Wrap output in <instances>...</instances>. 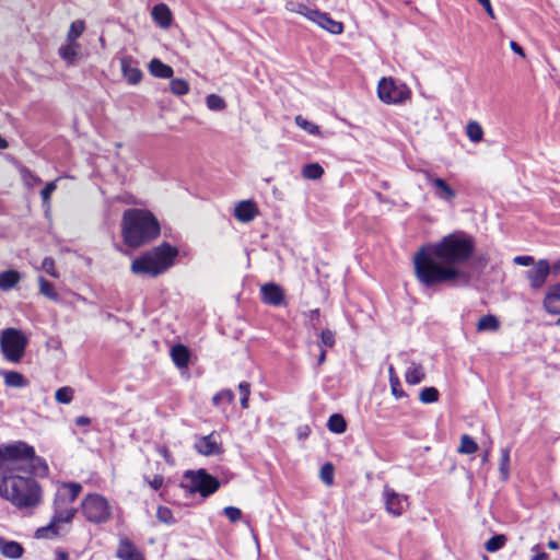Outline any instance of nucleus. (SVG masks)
Masks as SVG:
<instances>
[{
    "label": "nucleus",
    "mask_w": 560,
    "mask_h": 560,
    "mask_svg": "<svg viewBox=\"0 0 560 560\" xmlns=\"http://www.w3.org/2000/svg\"><path fill=\"white\" fill-rule=\"evenodd\" d=\"M475 240L469 234L457 231L443 236L439 242L421 246L413 255V269L417 280L425 288L458 280L468 282L469 277L459 268L472 256Z\"/></svg>",
    "instance_id": "obj_1"
},
{
    "label": "nucleus",
    "mask_w": 560,
    "mask_h": 560,
    "mask_svg": "<svg viewBox=\"0 0 560 560\" xmlns=\"http://www.w3.org/2000/svg\"><path fill=\"white\" fill-rule=\"evenodd\" d=\"M81 491L82 485L79 482H61L58 486L52 501L51 520L36 530L37 538L54 539L69 532V526L78 512L74 502Z\"/></svg>",
    "instance_id": "obj_2"
},
{
    "label": "nucleus",
    "mask_w": 560,
    "mask_h": 560,
    "mask_svg": "<svg viewBox=\"0 0 560 560\" xmlns=\"http://www.w3.org/2000/svg\"><path fill=\"white\" fill-rule=\"evenodd\" d=\"M48 466L24 441L0 444V479L21 474L47 472Z\"/></svg>",
    "instance_id": "obj_3"
},
{
    "label": "nucleus",
    "mask_w": 560,
    "mask_h": 560,
    "mask_svg": "<svg viewBox=\"0 0 560 560\" xmlns=\"http://www.w3.org/2000/svg\"><path fill=\"white\" fill-rule=\"evenodd\" d=\"M121 234L129 247H140L160 235V223L148 210L127 209L122 214Z\"/></svg>",
    "instance_id": "obj_4"
},
{
    "label": "nucleus",
    "mask_w": 560,
    "mask_h": 560,
    "mask_svg": "<svg viewBox=\"0 0 560 560\" xmlns=\"http://www.w3.org/2000/svg\"><path fill=\"white\" fill-rule=\"evenodd\" d=\"M0 498L19 510L34 509L40 504L43 491L31 476H9L0 479Z\"/></svg>",
    "instance_id": "obj_5"
},
{
    "label": "nucleus",
    "mask_w": 560,
    "mask_h": 560,
    "mask_svg": "<svg viewBox=\"0 0 560 560\" xmlns=\"http://www.w3.org/2000/svg\"><path fill=\"white\" fill-rule=\"evenodd\" d=\"M177 255L178 249L176 247L163 243L133 259L130 269L135 275L154 278L170 269L174 265Z\"/></svg>",
    "instance_id": "obj_6"
},
{
    "label": "nucleus",
    "mask_w": 560,
    "mask_h": 560,
    "mask_svg": "<svg viewBox=\"0 0 560 560\" xmlns=\"http://www.w3.org/2000/svg\"><path fill=\"white\" fill-rule=\"evenodd\" d=\"M28 339L25 334L16 328H5L1 331L0 347L5 360L19 363L27 347Z\"/></svg>",
    "instance_id": "obj_7"
},
{
    "label": "nucleus",
    "mask_w": 560,
    "mask_h": 560,
    "mask_svg": "<svg viewBox=\"0 0 560 560\" xmlns=\"http://www.w3.org/2000/svg\"><path fill=\"white\" fill-rule=\"evenodd\" d=\"M82 514L88 522L93 524H103L112 517V506L109 502L98 493H90L81 501Z\"/></svg>",
    "instance_id": "obj_8"
},
{
    "label": "nucleus",
    "mask_w": 560,
    "mask_h": 560,
    "mask_svg": "<svg viewBox=\"0 0 560 560\" xmlns=\"http://www.w3.org/2000/svg\"><path fill=\"white\" fill-rule=\"evenodd\" d=\"M180 487L190 493L199 492L203 498L214 493L219 487V481L206 472L205 469L197 471L187 470L180 483Z\"/></svg>",
    "instance_id": "obj_9"
},
{
    "label": "nucleus",
    "mask_w": 560,
    "mask_h": 560,
    "mask_svg": "<svg viewBox=\"0 0 560 560\" xmlns=\"http://www.w3.org/2000/svg\"><path fill=\"white\" fill-rule=\"evenodd\" d=\"M408 86L393 78H382L377 85V95L386 104H400L410 98Z\"/></svg>",
    "instance_id": "obj_10"
},
{
    "label": "nucleus",
    "mask_w": 560,
    "mask_h": 560,
    "mask_svg": "<svg viewBox=\"0 0 560 560\" xmlns=\"http://www.w3.org/2000/svg\"><path fill=\"white\" fill-rule=\"evenodd\" d=\"M425 182L431 186L433 195L436 199L446 203H453L457 197L456 190L443 178L438 177L429 170H422Z\"/></svg>",
    "instance_id": "obj_11"
},
{
    "label": "nucleus",
    "mask_w": 560,
    "mask_h": 560,
    "mask_svg": "<svg viewBox=\"0 0 560 560\" xmlns=\"http://www.w3.org/2000/svg\"><path fill=\"white\" fill-rule=\"evenodd\" d=\"M304 13V16L310 21L316 23L322 28L328 31L334 35H339L343 32V24L332 20L327 13L318 10L310 9L308 7H299Z\"/></svg>",
    "instance_id": "obj_12"
},
{
    "label": "nucleus",
    "mask_w": 560,
    "mask_h": 560,
    "mask_svg": "<svg viewBox=\"0 0 560 560\" xmlns=\"http://www.w3.org/2000/svg\"><path fill=\"white\" fill-rule=\"evenodd\" d=\"M551 275V266L547 259H539L536 264L525 272L530 289L539 290L547 282L548 276Z\"/></svg>",
    "instance_id": "obj_13"
},
{
    "label": "nucleus",
    "mask_w": 560,
    "mask_h": 560,
    "mask_svg": "<svg viewBox=\"0 0 560 560\" xmlns=\"http://www.w3.org/2000/svg\"><path fill=\"white\" fill-rule=\"evenodd\" d=\"M383 498L386 511L393 516H400L408 505V498L397 493L388 486L384 488Z\"/></svg>",
    "instance_id": "obj_14"
},
{
    "label": "nucleus",
    "mask_w": 560,
    "mask_h": 560,
    "mask_svg": "<svg viewBox=\"0 0 560 560\" xmlns=\"http://www.w3.org/2000/svg\"><path fill=\"white\" fill-rule=\"evenodd\" d=\"M261 301L265 304L279 306L284 301V292L280 285L276 283H266L260 287Z\"/></svg>",
    "instance_id": "obj_15"
},
{
    "label": "nucleus",
    "mask_w": 560,
    "mask_h": 560,
    "mask_svg": "<svg viewBox=\"0 0 560 560\" xmlns=\"http://www.w3.org/2000/svg\"><path fill=\"white\" fill-rule=\"evenodd\" d=\"M116 555L121 560H145L142 552L127 537H121L119 539Z\"/></svg>",
    "instance_id": "obj_16"
},
{
    "label": "nucleus",
    "mask_w": 560,
    "mask_h": 560,
    "mask_svg": "<svg viewBox=\"0 0 560 560\" xmlns=\"http://www.w3.org/2000/svg\"><path fill=\"white\" fill-rule=\"evenodd\" d=\"M121 71L124 78L127 80L130 84H138L142 79V72L138 68L137 62L133 61L131 58H122L120 60Z\"/></svg>",
    "instance_id": "obj_17"
},
{
    "label": "nucleus",
    "mask_w": 560,
    "mask_h": 560,
    "mask_svg": "<svg viewBox=\"0 0 560 560\" xmlns=\"http://www.w3.org/2000/svg\"><path fill=\"white\" fill-rule=\"evenodd\" d=\"M195 448L199 454L206 456L221 453V447L213 439V434L199 438L195 443Z\"/></svg>",
    "instance_id": "obj_18"
},
{
    "label": "nucleus",
    "mask_w": 560,
    "mask_h": 560,
    "mask_svg": "<svg viewBox=\"0 0 560 560\" xmlns=\"http://www.w3.org/2000/svg\"><path fill=\"white\" fill-rule=\"evenodd\" d=\"M542 306L550 315H560V293L551 285L547 290Z\"/></svg>",
    "instance_id": "obj_19"
},
{
    "label": "nucleus",
    "mask_w": 560,
    "mask_h": 560,
    "mask_svg": "<svg viewBox=\"0 0 560 560\" xmlns=\"http://www.w3.org/2000/svg\"><path fill=\"white\" fill-rule=\"evenodd\" d=\"M257 212L255 203L249 200L241 201L234 209V215L241 222L252 221Z\"/></svg>",
    "instance_id": "obj_20"
},
{
    "label": "nucleus",
    "mask_w": 560,
    "mask_h": 560,
    "mask_svg": "<svg viewBox=\"0 0 560 560\" xmlns=\"http://www.w3.org/2000/svg\"><path fill=\"white\" fill-rule=\"evenodd\" d=\"M23 547L21 544L0 538V552L9 559H19L23 556Z\"/></svg>",
    "instance_id": "obj_21"
},
{
    "label": "nucleus",
    "mask_w": 560,
    "mask_h": 560,
    "mask_svg": "<svg viewBox=\"0 0 560 560\" xmlns=\"http://www.w3.org/2000/svg\"><path fill=\"white\" fill-rule=\"evenodd\" d=\"M149 71L153 77L160 79H171L174 74V70L172 67L156 58L150 61Z\"/></svg>",
    "instance_id": "obj_22"
},
{
    "label": "nucleus",
    "mask_w": 560,
    "mask_h": 560,
    "mask_svg": "<svg viewBox=\"0 0 560 560\" xmlns=\"http://www.w3.org/2000/svg\"><path fill=\"white\" fill-rule=\"evenodd\" d=\"M21 273L18 270L10 269L0 272V290L9 291L21 281Z\"/></svg>",
    "instance_id": "obj_23"
},
{
    "label": "nucleus",
    "mask_w": 560,
    "mask_h": 560,
    "mask_svg": "<svg viewBox=\"0 0 560 560\" xmlns=\"http://www.w3.org/2000/svg\"><path fill=\"white\" fill-rule=\"evenodd\" d=\"M152 18L162 27H168L172 21L171 11L164 3H159L153 7Z\"/></svg>",
    "instance_id": "obj_24"
},
{
    "label": "nucleus",
    "mask_w": 560,
    "mask_h": 560,
    "mask_svg": "<svg viewBox=\"0 0 560 560\" xmlns=\"http://www.w3.org/2000/svg\"><path fill=\"white\" fill-rule=\"evenodd\" d=\"M425 377L423 366L420 363L412 362L405 373L406 382L410 385L421 383Z\"/></svg>",
    "instance_id": "obj_25"
},
{
    "label": "nucleus",
    "mask_w": 560,
    "mask_h": 560,
    "mask_svg": "<svg viewBox=\"0 0 560 560\" xmlns=\"http://www.w3.org/2000/svg\"><path fill=\"white\" fill-rule=\"evenodd\" d=\"M172 360L178 368H186L189 362V351L183 345H176L171 350Z\"/></svg>",
    "instance_id": "obj_26"
},
{
    "label": "nucleus",
    "mask_w": 560,
    "mask_h": 560,
    "mask_svg": "<svg viewBox=\"0 0 560 560\" xmlns=\"http://www.w3.org/2000/svg\"><path fill=\"white\" fill-rule=\"evenodd\" d=\"M4 384L9 387L21 388L28 385V381L19 372L4 371L1 373Z\"/></svg>",
    "instance_id": "obj_27"
},
{
    "label": "nucleus",
    "mask_w": 560,
    "mask_h": 560,
    "mask_svg": "<svg viewBox=\"0 0 560 560\" xmlns=\"http://www.w3.org/2000/svg\"><path fill=\"white\" fill-rule=\"evenodd\" d=\"M79 55V45L77 43H69L59 48V56L68 63H73Z\"/></svg>",
    "instance_id": "obj_28"
},
{
    "label": "nucleus",
    "mask_w": 560,
    "mask_h": 560,
    "mask_svg": "<svg viewBox=\"0 0 560 560\" xmlns=\"http://www.w3.org/2000/svg\"><path fill=\"white\" fill-rule=\"evenodd\" d=\"M500 327V322L494 315H485L477 323L478 331H495Z\"/></svg>",
    "instance_id": "obj_29"
},
{
    "label": "nucleus",
    "mask_w": 560,
    "mask_h": 560,
    "mask_svg": "<svg viewBox=\"0 0 560 560\" xmlns=\"http://www.w3.org/2000/svg\"><path fill=\"white\" fill-rule=\"evenodd\" d=\"M327 428L332 433L341 434L347 429V422L341 415L334 413L328 419Z\"/></svg>",
    "instance_id": "obj_30"
},
{
    "label": "nucleus",
    "mask_w": 560,
    "mask_h": 560,
    "mask_svg": "<svg viewBox=\"0 0 560 560\" xmlns=\"http://www.w3.org/2000/svg\"><path fill=\"white\" fill-rule=\"evenodd\" d=\"M301 174L306 179L316 180L324 175V168L318 163H310L302 167Z\"/></svg>",
    "instance_id": "obj_31"
},
{
    "label": "nucleus",
    "mask_w": 560,
    "mask_h": 560,
    "mask_svg": "<svg viewBox=\"0 0 560 560\" xmlns=\"http://www.w3.org/2000/svg\"><path fill=\"white\" fill-rule=\"evenodd\" d=\"M38 284H39V293L46 296L47 299L58 302L59 295L57 291L55 290L54 285L46 280L44 277L38 278Z\"/></svg>",
    "instance_id": "obj_32"
},
{
    "label": "nucleus",
    "mask_w": 560,
    "mask_h": 560,
    "mask_svg": "<svg viewBox=\"0 0 560 560\" xmlns=\"http://www.w3.org/2000/svg\"><path fill=\"white\" fill-rule=\"evenodd\" d=\"M388 374H389V384H390L392 394L397 399L402 398L405 396V393L401 389L400 381H399L398 375L396 374L394 366H392V365L389 366Z\"/></svg>",
    "instance_id": "obj_33"
},
{
    "label": "nucleus",
    "mask_w": 560,
    "mask_h": 560,
    "mask_svg": "<svg viewBox=\"0 0 560 560\" xmlns=\"http://www.w3.org/2000/svg\"><path fill=\"white\" fill-rule=\"evenodd\" d=\"M508 541V538L503 534L494 535L490 539H488L485 544V549L488 552H495L502 549Z\"/></svg>",
    "instance_id": "obj_34"
},
{
    "label": "nucleus",
    "mask_w": 560,
    "mask_h": 560,
    "mask_svg": "<svg viewBox=\"0 0 560 560\" xmlns=\"http://www.w3.org/2000/svg\"><path fill=\"white\" fill-rule=\"evenodd\" d=\"M85 30V23L82 20H77L71 23L68 34L67 40L69 43H75V40L83 34Z\"/></svg>",
    "instance_id": "obj_35"
},
{
    "label": "nucleus",
    "mask_w": 560,
    "mask_h": 560,
    "mask_svg": "<svg viewBox=\"0 0 560 560\" xmlns=\"http://www.w3.org/2000/svg\"><path fill=\"white\" fill-rule=\"evenodd\" d=\"M466 135L472 142H480L483 137V130L477 121H469L466 126Z\"/></svg>",
    "instance_id": "obj_36"
},
{
    "label": "nucleus",
    "mask_w": 560,
    "mask_h": 560,
    "mask_svg": "<svg viewBox=\"0 0 560 560\" xmlns=\"http://www.w3.org/2000/svg\"><path fill=\"white\" fill-rule=\"evenodd\" d=\"M477 451H478V444L468 434H463L460 438L458 453L474 454Z\"/></svg>",
    "instance_id": "obj_37"
},
{
    "label": "nucleus",
    "mask_w": 560,
    "mask_h": 560,
    "mask_svg": "<svg viewBox=\"0 0 560 560\" xmlns=\"http://www.w3.org/2000/svg\"><path fill=\"white\" fill-rule=\"evenodd\" d=\"M170 91L177 96L186 95L189 92V83L184 79H172Z\"/></svg>",
    "instance_id": "obj_38"
},
{
    "label": "nucleus",
    "mask_w": 560,
    "mask_h": 560,
    "mask_svg": "<svg viewBox=\"0 0 560 560\" xmlns=\"http://www.w3.org/2000/svg\"><path fill=\"white\" fill-rule=\"evenodd\" d=\"M499 471L503 480L509 479L510 475V448L505 447L501 450V459L499 465Z\"/></svg>",
    "instance_id": "obj_39"
},
{
    "label": "nucleus",
    "mask_w": 560,
    "mask_h": 560,
    "mask_svg": "<svg viewBox=\"0 0 560 560\" xmlns=\"http://www.w3.org/2000/svg\"><path fill=\"white\" fill-rule=\"evenodd\" d=\"M234 400V394L230 389H224L215 394L212 398L214 406L223 408L224 405H230Z\"/></svg>",
    "instance_id": "obj_40"
},
{
    "label": "nucleus",
    "mask_w": 560,
    "mask_h": 560,
    "mask_svg": "<svg viewBox=\"0 0 560 560\" xmlns=\"http://www.w3.org/2000/svg\"><path fill=\"white\" fill-rule=\"evenodd\" d=\"M206 104L212 112H221L226 108L225 101L217 94H209L206 98Z\"/></svg>",
    "instance_id": "obj_41"
},
{
    "label": "nucleus",
    "mask_w": 560,
    "mask_h": 560,
    "mask_svg": "<svg viewBox=\"0 0 560 560\" xmlns=\"http://www.w3.org/2000/svg\"><path fill=\"white\" fill-rule=\"evenodd\" d=\"M439 390L435 387H425L420 392L419 399L423 404H433L439 400Z\"/></svg>",
    "instance_id": "obj_42"
},
{
    "label": "nucleus",
    "mask_w": 560,
    "mask_h": 560,
    "mask_svg": "<svg viewBox=\"0 0 560 560\" xmlns=\"http://www.w3.org/2000/svg\"><path fill=\"white\" fill-rule=\"evenodd\" d=\"M55 399L59 404H70L73 399V389L69 386L58 388L55 393Z\"/></svg>",
    "instance_id": "obj_43"
},
{
    "label": "nucleus",
    "mask_w": 560,
    "mask_h": 560,
    "mask_svg": "<svg viewBox=\"0 0 560 560\" xmlns=\"http://www.w3.org/2000/svg\"><path fill=\"white\" fill-rule=\"evenodd\" d=\"M295 124L302 128L303 130L307 131L310 135H318L319 133V127L301 115L295 117Z\"/></svg>",
    "instance_id": "obj_44"
},
{
    "label": "nucleus",
    "mask_w": 560,
    "mask_h": 560,
    "mask_svg": "<svg viewBox=\"0 0 560 560\" xmlns=\"http://www.w3.org/2000/svg\"><path fill=\"white\" fill-rule=\"evenodd\" d=\"M320 479L327 486H331L334 483V466L331 463H325L322 466Z\"/></svg>",
    "instance_id": "obj_45"
},
{
    "label": "nucleus",
    "mask_w": 560,
    "mask_h": 560,
    "mask_svg": "<svg viewBox=\"0 0 560 560\" xmlns=\"http://www.w3.org/2000/svg\"><path fill=\"white\" fill-rule=\"evenodd\" d=\"M156 517L161 523L171 525L175 523L173 512L166 506H159L156 511Z\"/></svg>",
    "instance_id": "obj_46"
},
{
    "label": "nucleus",
    "mask_w": 560,
    "mask_h": 560,
    "mask_svg": "<svg viewBox=\"0 0 560 560\" xmlns=\"http://www.w3.org/2000/svg\"><path fill=\"white\" fill-rule=\"evenodd\" d=\"M319 348H331L335 345V332L330 329L322 330L320 335Z\"/></svg>",
    "instance_id": "obj_47"
},
{
    "label": "nucleus",
    "mask_w": 560,
    "mask_h": 560,
    "mask_svg": "<svg viewBox=\"0 0 560 560\" xmlns=\"http://www.w3.org/2000/svg\"><path fill=\"white\" fill-rule=\"evenodd\" d=\"M238 390L241 394V406L242 408L246 409L248 408V399H249V384L246 382H242L238 385Z\"/></svg>",
    "instance_id": "obj_48"
},
{
    "label": "nucleus",
    "mask_w": 560,
    "mask_h": 560,
    "mask_svg": "<svg viewBox=\"0 0 560 560\" xmlns=\"http://www.w3.org/2000/svg\"><path fill=\"white\" fill-rule=\"evenodd\" d=\"M42 269L54 278H58L59 275L55 267V260L51 257H45L42 262Z\"/></svg>",
    "instance_id": "obj_49"
},
{
    "label": "nucleus",
    "mask_w": 560,
    "mask_h": 560,
    "mask_svg": "<svg viewBox=\"0 0 560 560\" xmlns=\"http://www.w3.org/2000/svg\"><path fill=\"white\" fill-rule=\"evenodd\" d=\"M57 180L58 179L47 183L46 186L42 189L40 196H42L44 203H47V205L49 203L50 197L57 188V186H56Z\"/></svg>",
    "instance_id": "obj_50"
},
{
    "label": "nucleus",
    "mask_w": 560,
    "mask_h": 560,
    "mask_svg": "<svg viewBox=\"0 0 560 560\" xmlns=\"http://www.w3.org/2000/svg\"><path fill=\"white\" fill-rule=\"evenodd\" d=\"M223 513L232 523L238 522L242 518V511L235 506L224 508Z\"/></svg>",
    "instance_id": "obj_51"
},
{
    "label": "nucleus",
    "mask_w": 560,
    "mask_h": 560,
    "mask_svg": "<svg viewBox=\"0 0 560 560\" xmlns=\"http://www.w3.org/2000/svg\"><path fill=\"white\" fill-rule=\"evenodd\" d=\"M513 262L517 266H534L536 264L534 257L528 255L515 256Z\"/></svg>",
    "instance_id": "obj_52"
},
{
    "label": "nucleus",
    "mask_w": 560,
    "mask_h": 560,
    "mask_svg": "<svg viewBox=\"0 0 560 560\" xmlns=\"http://www.w3.org/2000/svg\"><path fill=\"white\" fill-rule=\"evenodd\" d=\"M163 482L164 478L161 475H155L151 480L148 479V483L154 490H159L163 486Z\"/></svg>",
    "instance_id": "obj_53"
},
{
    "label": "nucleus",
    "mask_w": 560,
    "mask_h": 560,
    "mask_svg": "<svg viewBox=\"0 0 560 560\" xmlns=\"http://www.w3.org/2000/svg\"><path fill=\"white\" fill-rule=\"evenodd\" d=\"M299 7H305V5L302 3H294V2H290L287 4L288 10L304 15V13L301 12L302 10Z\"/></svg>",
    "instance_id": "obj_54"
},
{
    "label": "nucleus",
    "mask_w": 560,
    "mask_h": 560,
    "mask_svg": "<svg viewBox=\"0 0 560 560\" xmlns=\"http://www.w3.org/2000/svg\"><path fill=\"white\" fill-rule=\"evenodd\" d=\"M91 423V419L85 416H80L75 418V424L79 427L89 425Z\"/></svg>",
    "instance_id": "obj_55"
},
{
    "label": "nucleus",
    "mask_w": 560,
    "mask_h": 560,
    "mask_svg": "<svg viewBox=\"0 0 560 560\" xmlns=\"http://www.w3.org/2000/svg\"><path fill=\"white\" fill-rule=\"evenodd\" d=\"M510 47H511V49L514 52H516V54L521 55L522 57H524V50H523V48L516 42H513V40L510 42Z\"/></svg>",
    "instance_id": "obj_56"
},
{
    "label": "nucleus",
    "mask_w": 560,
    "mask_h": 560,
    "mask_svg": "<svg viewBox=\"0 0 560 560\" xmlns=\"http://www.w3.org/2000/svg\"><path fill=\"white\" fill-rule=\"evenodd\" d=\"M551 273L555 275V276H559L560 275V259L557 260L552 266H551Z\"/></svg>",
    "instance_id": "obj_57"
},
{
    "label": "nucleus",
    "mask_w": 560,
    "mask_h": 560,
    "mask_svg": "<svg viewBox=\"0 0 560 560\" xmlns=\"http://www.w3.org/2000/svg\"><path fill=\"white\" fill-rule=\"evenodd\" d=\"M532 560H549V555L546 552H538L532 558Z\"/></svg>",
    "instance_id": "obj_58"
},
{
    "label": "nucleus",
    "mask_w": 560,
    "mask_h": 560,
    "mask_svg": "<svg viewBox=\"0 0 560 560\" xmlns=\"http://www.w3.org/2000/svg\"><path fill=\"white\" fill-rule=\"evenodd\" d=\"M326 360V350L324 348H320V353L318 355V359H317V364L320 365L325 362Z\"/></svg>",
    "instance_id": "obj_59"
},
{
    "label": "nucleus",
    "mask_w": 560,
    "mask_h": 560,
    "mask_svg": "<svg viewBox=\"0 0 560 560\" xmlns=\"http://www.w3.org/2000/svg\"><path fill=\"white\" fill-rule=\"evenodd\" d=\"M308 317L311 320L317 319L319 317V310L315 308V310L310 311Z\"/></svg>",
    "instance_id": "obj_60"
},
{
    "label": "nucleus",
    "mask_w": 560,
    "mask_h": 560,
    "mask_svg": "<svg viewBox=\"0 0 560 560\" xmlns=\"http://www.w3.org/2000/svg\"><path fill=\"white\" fill-rule=\"evenodd\" d=\"M547 546L549 549L556 550L559 548V542L556 540H549Z\"/></svg>",
    "instance_id": "obj_61"
},
{
    "label": "nucleus",
    "mask_w": 560,
    "mask_h": 560,
    "mask_svg": "<svg viewBox=\"0 0 560 560\" xmlns=\"http://www.w3.org/2000/svg\"><path fill=\"white\" fill-rule=\"evenodd\" d=\"M160 454L163 455V457L168 462L170 458V452L166 447H163L160 450Z\"/></svg>",
    "instance_id": "obj_62"
},
{
    "label": "nucleus",
    "mask_w": 560,
    "mask_h": 560,
    "mask_svg": "<svg viewBox=\"0 0 560 560\" xmlns=\"http://www.w3.org/2000/svg\"><path fill=\"white\" fill-rule=\"evenodd\" d=\"M74 296H75V300H77L78 302H82V303H84V304H89V303H90V302L86 300V298H84V296H82V295H80V294H75Z\"/></svg>",
    "instance_id": "obj_63"
},
{
    "label": "nucleus",
    "mask_w": 560,
    "mask_h": 560,
    "mask_svg": "<svg viewBox=\"0 0 560 560\" xmlns=\"http://www.w3.org/2000/svg\"><path fill=\"white\" fill-rule=\"evenodd\" d=\"M8 141L0 135V149H7Z\"/></svg>",
    "instance_id": "obj_64"
}]
</instances>
